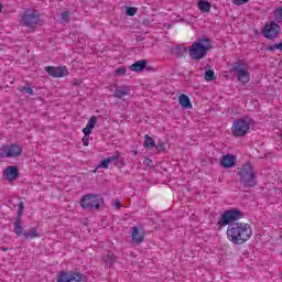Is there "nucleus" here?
Returning <instances> with one entry per match:
<instances>
[{"instance_id": "1", "label": "nucleus", "mask_w": 282, "mask_h": 282, "mask_svg": "<svg viewBox=\"0 0 282 282\" xmlns=\"http://www.w3.org/2000/svg\"><path fill=\"white\" fill-rule=\"evenodd\" d=\"M252 237V226L248 223H234L227 228V239L236 246H241Z\"/></svg>"}, {"instance_id": "2", "label": "nucleus", "mask_w": 282, "mask_h": 282, "mask_svg": "<svg viewBox=\"0 0 282 282\" xmlns=\"http://www.w3.org/2000/svg\"><path fill=\"white\" fill-rule=\"evenodd\" d=\"M208 50H210V40L200 39L189 46L188 54L192 61H202L208 54Z\"/></svg>"}, {"instance_id": "3", "label": "nucleus", "mask_w": 282, "mask_h": 282, "mask_svg": "<svg viewBox=\"0 0 282 282\" xmlns=\"http://www.w3.org/2000/svg\"><path fill=\"white\" fill-rule=\"evenodd\" d=\"M254 124V120L250 117H243L234 121L231 133L235 138H243L250 131V127Z\"/></svg>"}, {"instance_id": "4", "label": "nucleus", "mask_w": 282, "mask_h": 282, "mask_svg": "<svg viewBox=\"0 0 282 282\" xmlns=\"http://www.w3.org/2000/svg\"><path fill=\"white\" fill-rule=\"evenodd\" d=\"M240 182L243 183L247 187H254L257 186V176L254 175V170L250 163H247L242 166L239 172Z\"/></svg>"}, {"instance_id": "5", "label": "nucleus", "mask_w": 282, "mask_h": 282, "mask_svg": "<svg viewBox=\"0 0 282 282\" xmlns=\"http://www.w3.org/2000/svg\"><path fill=\"white\" fill-rule=\"evenodd\" d=\"M102 204V196L98 194H87L83 196L80 200V206L85 210H98L100 208V205Z\"/></svg>"}, {"instance_id": "6", "label": "nucleus", "mask_w": 282, "mask_h": 282, "mask_svg": "<svg viewBox=\"0 0 282 282\" xmlns=\"http://www.w3.org/2000/svg\"><path fill=\"white\" fill-rule=\"evenodd\" d=\"M239 219H243V213L239 209H228L220 215V219L218 220V226H229L232 221H239Z\"/></svg>"}, {"instance_id": "7", "label": "nucleus", "mask_w": 282, "mask_h": 282, "mask_svg": "<svg viewBox=\"0 0 282 282\" xmlns=\"http://www.w3.org/2000/svg\"><path fill=\"white\" fill-rule=\"evenodd\" d=\"M232 72L237 76L238 83H241L242 85H248V83H250V72H248V66L243 65V63H236Z\"/></svg>"}, {"instance_id": "8", "label": "nucleus", "mask_w": 282, "mask_h": 282, "mask_svg": "<svg viewBox=\"0 0 282 282\" xmlns=\"http://www.w3.org/2000/svg\"><path fill=\"white\" fill-rule=\"evenodd\" d=\"M57 282H87L83 273L74 271H62L57 274Z\"/></svg>"}, {"instance_id": "9", "label": "nucleus", "mask_w": 282, "mask_h": 282, "mask_svg": "<svg viewBox=\"0 0 282 282\" xmlns=\"http://www.w3.org/2000/svg\"><path fill=\"white\" fill-rule=\"evenodd\" d=\"M21 153L23 148L17 143L2 145L0 149V158H20Z\"/></svg>"}, {"instance_id": "10", "label": "nucleus", "mask_w": 282, "mask_h": 282, "mask_svg": "<svg viewBox=\"0 0 282 282\" xmlns=\"http://www.w3.org/2000/svg\"><path fill=\"white\" fill-rule=\"evenodd\" d=\"M22 22L26 28H36L41 23L39 11L25 12Z\"/></svg>"}, {"instance_id": "11", "label": "nucleus", "mask_w": 282, "mask_h": 282, "mask_svg": "<svg viewBox=\"0 0 282 282\" xmlns=\"http://www.w3.org/2000/svg\"><path fill=\"white\" fill-rule=\"evenodd\" d=\"M44 69L53 78H64V76H69L67 66H46Z\"/></svg>"}, {"instance_id": "12", "label": "nucleus", "mask_w": 282, "mask_h": 282, "mask_svg": "<svg viewBox=\"0 0 282 282\" xmlns=\"http://www.w3.org/2000/svg\"><path fill=\"white\" fill-rule=\"evenodd\" d=\"M280 32H281V26L274 21L267 22L263 30V34L265 39H276Z\"/></svg>"}, {"instance_id": "13", "label": "nucleus", "mask_w": 282, "mask_h": 282, "mask_svg": "<svg viewBox=\"0 0 282 282\" xmlns=\"http://www.w3.org/2000/svg\"><path fill=\"white\" fill-rule=\"evenodd\" d=\"M2 175L7 182H14V180L19 178V167L9 165L4 169Z\"/></svg>"}, {"instance_id": "14", "label": "nucleus", "mask_w": 282, "mask_h": 282, "mask_svg": "<svg viewBox=\"0 0 282 282\" xmlns=\"http://www.w3.org/2000/svg\"><path fill=\"white\" fill-rule=\"evenodd\" d=\"M144 230H140L138 227H131L132 243L140 246L144 241Z\"/></svg>"}, {"instance_id": "15", "label": "nucleus", "mask_w": 282, "mask_h": 282, "mask_svg": "<svg viewBox=\"0 0 282 282\" xmlns=\"http://www.w3.org/2000/svg\"><path fill=\"white\" fill-rule=\"evenodd\" d=\"M131 94V87L121 85L117 86L115 90V98H124V96H129Z\"/></svg>"}, {"instance_id": "16", "label": "nucleus", "mask_w": 282, "mask_h": 282, "mask_svg": "<svg viewBox=\"0 0 282 282\" xmlns=\"http://www.w3.org/2000/svg\"><path fill=\"white\" fill-rule=\"evenodd\" d=\"M96 122H98V118L96 116L90 117L88 120L86 127L83 129L84 135H90L91 131L94 130V127H96Z\"/></svg>"}, {"instance_id": "17", "label": "nucleus", "mask_w": 282, "mask_h": 282, "mask_svg": "<svg viewBox=\"0 0 282 282\" xmlns=\"http://www.w3.org/2000/svg\"><path fill=\"white\" fill-rule=\"evenodd\" d=\"M221 164H223V166H225V169H230V167L235 166V164H236L235 155H232V154L224 155L223 160H221Z\"/></svg>"}, {"instance_id": "18", "label": "nucleus", "mask_w": 282, "mask_h": 282, "mask_svg": "<svg viewBox=\"0 0 282 282\" xmlns=\"http://www.w3.org/2000/svg\"><path fill=\"white\" fill-rule=\"evenodd\" d=\"M178 102L183 109H193V104H191V98L186 95H180Z\"/></svg>"}, {"instance_id": "19", "label": "nucleus", "mask_w": 282, "mask_h": 282, "mask_svg": "<svg viewBox=\"0 0 282 282\" xmlns=\"http://www.w3.org/2000/svg\"><path fill=\"white\" fill-rule=\"evenodd\" d=\"M102 261L107 263V265H113L116 263V256L111 251H107L102 254Z\"/></svg>"}, {"instance_id": "20", "label": "nucleus", "mask_w": 282, "mask_h": 282, "mask_svg": "<svg viewBox=\"0 0 282 282\" xmlns=\"http://www.w3.org/2000/svg\"><path fill=\"white\" fill-rule=\"evenodd\" d=\"M147 67V59L135 62L130 66L131 72H142Z\"/></svg>"}, {"instance_id": "21", "label": "nucleus", "mask_w": 282, "mask_h": 282, "mask_svg": "<svg viewBox=\"0 0 282 282\" xmlns=\"http://www.w3.org/2000/svg\"><path fill=\"white\" fill-rule=\"evenodd\" d=\"M13 232H15V235H18L19 237H21V235L25 234V232H23V227L21 226V218H17V220L14 221Z\"/></svg>"}, {"instance_id": "22", "label": "nucleus", "mask_w": 282, "mask_h": 282, "mask_svg": "<svg viewBox=\"0 0 282 282\" xmlns=\"http://www.w3.org/2000/svg\"><path fill=\"white\" fill-rule=\"evenodd\" d=\"M143 147L144 149H153L155 147V140H153L149 134H145Z\"/></svg>"}, {"instance_id": "23", "label": "nucleus", "mask_w": 282, "mask_h": 282, "mask_svg": "<svg viewBox=\"0 0 282 282\" xmlns=\"http://www.w3.org/2000/svg\"><path fill=\"white\" fill-rule=\"evenodd\" d=\"M210 8H213V6L206 0H200L198 2V10H200V12H208Z\"/></svg>"}, {"instance_id": "24", "label": "nucleus", "mask_w": 282, "mask_h": 282, "mask_svg": "<svg viewBox=\"0 0 282 282\" xmlns=\"http://www.w3.org/2000/svg\"><path fill=\"white\" fill-rule=\"evenodd\" d=\"M23 237H24L25 239H34V237H39V229L33 228V229H31L30 231L24 232V234H23Z\"/></svg>"}, {"instance_id": "25", "label": "nucleus", "mask_w": 282, "mask_h": 282, "mask_svg": "<svg viewBox=\"0 0 282 282\" xmlns=\"http://www.w3.org/2000/svg\"><path fill=\"white\" fill-rule=\"evenodd\" d=\"M273 17H274V20H275L278 23H281V22H282V7L276 8V9L273 11Z\"/></svg>"}, {"instance_id": "26", "label": "nucleus", "mask_w": 282, "mask_h": 282, "mask_svg": "<svg viewBox=\"0 0 282 282\" xmlns=\"http://www.w3.org/2000/svg\"><path fill=\"white\" fill-rule=\"evenodd\" d=\"M205 80H207V83L215 80V72L213 69L205 70Z\"/></svg>"}, {"instance_id": "27", "label": "nucleus", "mask_w": 282, "mask_h": 282, "mask_svg": "<svg viewBox=\"0 0 282 282\" xmlns=\"http://www.w3.org/2000/svg\"><path fill=\"white\" fill-rule=\"evenodd\" d=\"M18 90L21 93L25 91V94H29L30 96H34V89H32V87L30 86H20Z\"/></svg>"}, {"instance_id": "28", "label": "nucleus", "mask_w": 282, "mask_h": 282, "mask_svg": "<svg viewBox=\"0 0 282 282\" xmlns=\"http://www.w3.org/2000/svg\"><path fill=\"white\" fill-rule=\"evenodd\" d=\"M127 74V67L120 66L115 70V76H124Z\"/></svg>"}, {"instance_id": "29", "label": "nucleus", "mask_w": 282, "mask_h": 282, "mask_svg": "<svg viewBox=\"0 0 282 282\" xmlns=\"http://www.w3.org/2000/svg\"><path fill=\"white\" fill-rule=\"evenodd\" d=\"M24 209H25V204L23 202H20L18 205V218L19 219H21Z\"/></svg>"}, {"instance_id": "30", "label": "nucleus", "mask_w": 282, "mask_h": 282, "mask_svg": "<svg viewBox=\"0 0 282 282\" xmlns=\"http://www.w3.org/2000/svg\"><path fill=\"white\" fill-rule=\"evenodd\" d=\"M135 12H138V9H135L134 7H130L126 10V14L128 17H134Z\"/></svg>"}, {"instance_id": "31", "label": "nucleus", "mask_w": 282, "mask_h": 282, "mask_svg": "<svg viewBox=\"0 0 282 282\" xmlns=\"http://www.w3.org/2000/svg\"><path fill=\"white\" fill-rule=\"evenodd\" d=\"M61 19L64 23H69V11H64L61 15Z\"/></svg>"}, {"instance_id": "32", "label": "nucleus", "mask_w": 282, "mask_h": 282, "mask_svg": "<svg viewBox=\"0 0 282 282\" xmlns=\"http://www.w3.org/2000/svg\"><path fill=\"white\" fill-rule=\"evenodd\" d=\"M106 160H108V162L111 164V162H118V160H120V154H116L112 156H108Z\"/></svg>"}, {"instance_id": "33", "label": "nucleus", "mask_w": 282, "mask_h": 282, "mask_svg": "<svg viewBox=\"0 0 282 282\" xmlns=\"http://www.w3.org/2000/svg\"><path fill=\"white\" fill-rule=\"evenodd\" d=\"M109 161L108 159H105L104 161H101V163L99 164V169H109Z\"/></svg>"}, {"instance_id": "34", "label": "nucleus", "mask_w": 282, "mask_h": 282, "mask_svg": "<svg viewBox=\"0 0 282 282\" xmlns=\"http://www.w3.org/2000/svg\"><path fill=\"white\" fill-rule=\"evenodd\" d=\"M248 1H250V0H234V4L235 6H243V4L248 3Z\"/></svg>"}, {"instance_id": "35", "label": "nucleus", "mask_w": 282, "mask_h": 282, "mask_svg": "<svg viewBox=\"0 0 282 282\" xmlns=\"http://www.w3.org/2000/svg\"><path fill=\"white\" fill-rule=\"evenodd\" d=\"M267 50H268V52H274V51L276 50V44H274V45H269V46L267 47Z\"/></svg>"}, {"instance_id": "36", "label": "nucleus", "mask_w": 282, "mask_h": 282, "mask_svg": "<svg viewBox=\"0 0 282 282\" xmlns=\"http://www.w3.org/2000/svg\"><path fill=\"white\" fill-rule=\"evenodd\" d=\"M276 50H280L282 52V41L280 43L275 44Z\"/></svg>"}, {"instance_id": "37", "label": "nucleus", "mask_w": 282, "mask_h": 282, "mask_svg": "<svg viewBox=\"0 0 282 282\" xmlns=\"http://www.w3.org/2000/svg\"><path fill=\"white\" fill-rule=\"evenodd\" d=\"M121 207H122V205L120 204L119 200H117L116 204H115V208H121Z\"/></svg>"}, {"instance_id": "38", "label": "nucleus", "mask_w": 282, "mask_h": 282, "mask_svg": "<svg viewBox=\"0 0 282 282\" xmlns=\"http://www.w3.org/2000/svg\"><path fill=\"white\" fill-rule=\"evenodd\" d=\"M83 142H84V147H88L89 143L85 139H83Z\"/></svg>"}, {"instance_id": "39", "label": "nucleus", "mask_w": 282, "mask_h": 282, "mask_svg": "<svg viewBox=\"0 0 282 282\" xmlns=\"http://www.w3.org/2000/svg\"><path fill=\"white\" fill-rule=\"evenodd\" d=\"M158 151H162V145L161 147H156Z\"/></svg>"}, {"instance_id": "40", "label": "nucleus", "mask_w": 282, "mask_h": 282, "mask_svg": "<svg viewBox=\"0 0 282 282\" xmlns=\"http://www.w3.org/2000/svg\"><path fill=\"white\" fill-rule=\"evenodd\" d=\"M1 10H3V6L0 4V12H1Z\"/></svg>"}]
</instances>
